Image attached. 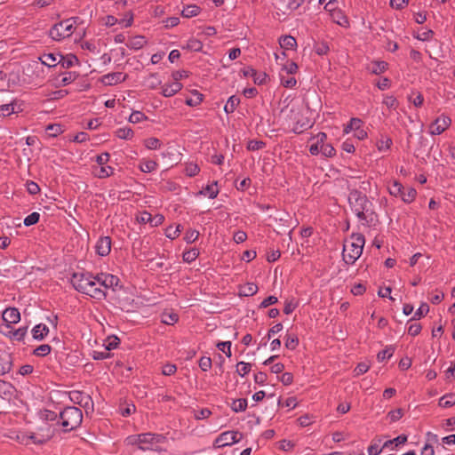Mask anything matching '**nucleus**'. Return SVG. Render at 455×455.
<instances>
[{"label":"nucleus","mask_w":455,"mask_h":455,"mask_svg":"<svg viewBox=\"0 0 455 455\" xmlns=\"http://www.w3.org/2000/svg\"><path fill=\"white\" fill-rule=\"evenodd\" d=\"M79 18L72 17L54 24L49 30V36L54 41H61L72 36Z\"/></svg>","instance_id":"20e7f679"},{"label":"nucleus","mask_w":455,"mask_h":455,"mask_svg":"<svg viewBox=\"0 0 455 455\" xmlns=\"http://www.w3.org/2000/svg\"><path fill=\"white\" fill-rule=\"evenodd\" d=\"M40 214L36 212H32L24 219V225L29 227L36 224L39 221Z\"/></svg>","instance_id":"de8ad7c7"},{"label":"nucleus","mask_w":455,"mask_h":455,"mask_svg":"<svg viewBox=\"0 0 455 455\" xmlns=\"http://www.w3.org/2000/svg\"><path fill=\"white\" fill-rule=\"evenodd\" d=\"M158 167V164L156 161L153 160H145L142 161L140 164V169L141 172L149 173L156 171Z\"/></svg>","instance_id":"cd10ccee"},{"label":"nucleus","mask_w":455,"mask_h":455,"mask_svg":"<svg viewBox=\"0 0 455 455\" xmlns=\"http://www.w3.org/2000/svg\"><path fill=\"white\" fill-rule=\"evenodd\" d=\"M365 240L361 234H353L351 241L345 243L342 257L347 264H354L362 255Z\"/></svg>","instance_id":"7ed1b4c3"},{"label":"nucleus","mask_w":455,"mask_h":455,"mask_svg":"<svg viewBox=\"0 0 455 455\" xmlns=\"http://www.w3.org/2000/svg\"><path fill=\"white\" fill-rule=\"evenodd\" d=\"M199 256V250L196 248H192L187 251L183 252L182 258L185 262L191 263L195 261Z\"/></svg>","instance_id":"72a5a7b5"},{"label":"nucleus","mask_w":455,"mask_h":455,"mask_svg":"<svg viewBox=\"0 0 455 455\" xmlns=\"http://www.w3.org/2000/svg\"><path fill=\"white\" fill-rule=\"evenodd\" d=\"M61 426L65 431H71L77 428L83 420L82 411L75 406H68L60 413Z\"/></svg>","instance_id":"39448f33"},{"label":"nucleus","mask_w":455,"mask_h":455,"mask_svg":"<svg viewBox=\"0 0 455 455\" xmlns=\"http://www.w3.org/2000/svg\"><path fill=\"white\" fill-rule=\"evenodd\" d=\"M383 104L390 109H395L398 106V101L394 96L390 95L384 98Z\"/></svg>","instance_id":"680f3d73"},{"label":"nucleus","mask_w":455,"mask_h":455,"mask_svg":"<svg viewBox=\"0 0 455 455\" xmlns=\"http://www.w3.org/2000/svg\"><path fill=\"white\" fill-rule=\"evenodd\" d=\"M52 347L48 344H43L37 347L33 354L36 356H45L50 354Z\"/></svg>","instance_id":"c03bdc74"},{"label":"nucleus","mask_w":455,"mask_h":455,"mask_svg":"<svg viewBox=\"0 0 455 455\" xmlns=\"http://www.w3.org/2000/svg\"><path fill=\"white\" fill-rule=\"evenodd\" d=\"M186 47L190 51L200 52L203 48V43L196 38H190Z\"/></svg>","instance_id":"a19ab883"},{"label":"nucleus","mask_w":455,"mask_h":455,"mask_svg":"<svg viewBox=\"0 0 455 455\" xmlns=\"http://www.w3.org/2000/svg\"><path fill=\"white\" fill-rule=\"evenodd\" d=\"M281 76V84L286 88H293L297 81L293 76L285 77L283 74Z\"/></svg>","instance_id":"6e6d98bb"},{"label":"nucleus","mask_w":455,"mask_h":455,"mask_svg":"<svg viewBox=\"0 0 455 455\" xmlns=\"http://www.w3.org/2000/svg\"><path fill=\"white\" fill-rule=\"evenodd\" d=\"M201 9L199 6L196 4H189L184 7L181 12V14L185 18H192L199 14Z\"/></svg>","instance_id":"a878e982"},{"label":"nucleus","mask_w":455,"mask_h":455,"mask_svg":"<svg viewBox=\"0 0 455 455\" xmlns=\"http://www.w3.org/2000/svg\"><path fill=\"white\" fill-rule=\"evenodd\" d=\"M3 320L9 324L17 323L20 320V311L15 307L6 308L2 315Z\"/></svg>","instance_id":"f8f14e48"},{"label":"nucleus","mask_w":455,"mask_h":455,"mask_svg":"<svg viewBox=\"0 0 455 455\" xmlns=\"http://www.w3.org/2000/svg\"><path fill=\"white\" fill-rule=\"evenodd\" d=\"M299 345V339L295 335L287 334L285 347L290 350H295Z\"/></svg>","instance_id":"79ce46f5"},{"label":"nucleus","mask_w":455,"mask_h":455,"mask_svg":"<svg viewBox=\"0 0 455 455\" xmlns=\"http://www.w3.org/2000/svg\"><path fill=\"white\" fill-rule=\"evenodd\" d=\"M125 443L128 445H137L140 449V443H141L140 434L129 435L126 437Z\"/></svg>","instance_id":"e2e57ef3"},{"label":"nucleus","mask_w":455,"mask_h":455,"mask_svg":"<svg viewBox=\"0 0 455 455\" xmlns=\"http://www.w3.org/2000/svg\"><path fill=\"white\" fill-rule=\"evenodd\" d=\"M281 48L284 50H292L296 47V39L291 36H283L279 39Z\"/></svg>","instance_id":"5701e85b"},{"label":"nucleus","mask_w":455,"mask_h":455,"mask_svg":"<svg viewBox=\"0 0 455 455\" xmlns=\"http://www.w3.org/2000/svg\"><path fill=\"white\" fill-rule=\"evenodd\" d=\"M242 438V434L239 432L228 431L222 433L217 439L216 444L218 447H223L231 445L233 443H238Z\"/></svg>","instance_id":"1a4fd4ad"},{"label":"nucleus","mask_w":455,"mask_h":455,"mask_svg":"<svg viewBox=\"0 0 455 455\" xmlns=\"http://www.w3.org/2000/svg\"><path fill=\"white\" fill-rule=\"evenodd\" d=\"M282 70L287 75H292L297 72L298 65L295 62H289L283 67Z\"/></svg>","instance_id":"774afa93"},{"label":"nucleus","mask_w":455,"mask_h":455,"mask_svg":"<svg viewBox=\"0 0 455 455\" xmlns=\"http://www.w3.org/2000/svg\"><path fill=\"white\" fill-rule=\"evenodd\" d=\"M199 367L202 371H207L212 367V359L208 356H202L199 360Z\"/></svg>","instance_id":"052dcab7"},{"label":"nucleus","mask_w":455,"mask_h":455,"mask_svg":"<svg viewBox=\"0 0 455 455\" xmlns=\"http://www.w3.org/2000/svg\"><path fill=\"white\" fill-rule=\"evenodd\" d=\"M114 173V169L111 166H100L97 167L94 175L100 179H104L111 176Z\"/></svg>","instance_id":"bb28decb"},{"label":"nucleus","mask_w":455,"mask_h":455,"mask_svg":"<svg viewBox=\"0 0 455 455\" xmlns=\"http://www.w3.org/2000/svg\"><path fill=\"white\" fill-rule=\"evenodd\" d=\"M395 352V348L390 346L387 347L385 349L379 351L377 355V359L379 362H383L386 359H389Z\"/></svg>","instance_id":"ea45409f"},{"label":"nucleus","mask_w":455,"mask_h":455,"mask_svg":"<svg viewBox=\"0 0 455 455\" xmlns=\"http://www.w3.org/2000/svg\"><path fill=\"white\" fill-rule=\"evenodd\" d=\"M78 62V59L73 54L60 55L58 60L59 65L63 68H69Z\"/></svg>","instance_id":"a211bd4d"},{"label":"nucleus","mask_w":455,"mask_h":455,"mask_svg":"<svg viewBox=\"0 0 455 455\" xmlns=\"http://www.w3.org/2000/svg\"><path fill=\"white\" fill-rule=\"evenodd\" d=\"M77 76V74L75 72H67L63 75V77L60 80V84L63 86L68 85L74 82Z\"/></svg>","instance_id":"8fccbe9b"},{"label":"nucleus","mask_w":455,"mask_h":455,"mask_svg":"<svg viewBox=\"0 0 455 455\" xmlns=\"http://www.w3.org/2000/svg\"><path fill=\"white\" fill-rule=\"evenodd\" d=\"M320 152L326 157H331L335 155L336 150L331 144L324 143Z\"/></svg>","instance_id":"bf43d9fd"},{"label":"nucleus","mask_w":455,"mask_h":455,"mask_svg":"<svg viewBox=\"0 0 455 455\" xmlns=\"http://www.w3.org/2000/svg\"><path fill=\"white\" fill-rule=\"evenodd\" d=\"M200 171L199 166L194 163H188L186 164L185 173L188 177H194L198 174Z\"/></svg>","instance_id":"a18cd8bd"},{"label":"nucleus","mask_w":455,"mask_h":455,"mask_svg":"<svg viewBox=\"0 0 455 455\" xmlns=\"http://www.w3.org/2000/svg\"><path fill=\"white\" fill-rule=\"evenodd\" d=\"M240 103V99L235 95L228 98L226 105L224 106V110L227 114L233 113L236 107Z\"/></svg>","instance_id":"393cba45"},{"label":"nucleus","mask_w":455,"mask_h":455,"mask_svg":"<svg viewBox=\"0 0 455 455\" xmlns=\"http://www.w3.org/2000/svg\"><path fill=\"white\" fill-rule=\"evenodd\" d=\"M247 408V400L243 398L235 399L231 403V409L235 412L244 411Z\"/></svg>","instance_id":"2f4dec72"},{"label":"nucleus","mask_w":455,"mask_h":455,"mask_svg":"<svg viewBox=\"0 0 455 455\" xmlns=\"http://www.w3.org/2000/svg\"><path fill=\"white\" fill-rule=\"evenodd\" d=\"M13 111L14 108L12 102L9 104H3L0 106V115L10 116L12 113H13Z\"/></svg>","instance_id":"338daca9"},{"label":"nucleus","mask_w":455,"mask_h":455,"mask_svg":"<svg viewBox=\"0 0 455 455\" xmlns=\"http://www.w3.org/2000/svg\"><path fill=\"white\" fill-rule=\"evenodd\" d=\"M27 332H28V327L25 326V327H20L19 329L14 330V331L11 330L4 335L6 337L10 338L11 339L21 341L25 338Z\"/></svg>","instance_id":"6ab92c4d"},{"label":"nucleus","mask_w":455,"mask_h":455,"mask_svg":"<svg viewBox=\"0 0 455 455\" xmlns=\"http://www.w3.org/2000/svg\"><path fill=\"white\" fill-rule=\"evenodd\" d=\"M390 195L399 196L403 203H412L417 196V191L412 187H404L398 181H394L388 188Z\"/></svg>","instance_id":"423d86ee"},{"label":"nucleus","mask_w":455,"mask_h":455,"mask_svg":"<svg viewBox=\"0 0 455 455\" xmlns=\"http://www.w3.org/2000/svg\"><path fill=\"white\" fill-rule=\"evenodd\" d=\"M26 188H27L28 192L30 195H36V194H38L40 192V188L37 185V183H36V182H34L32 180L27 181Z\"/></svg>","instance_id":"0e129e2a"},{"label":"nucleus","mask_w":455,"mask_h":455,"mask_svg":"<svg viewBox=\"0 0 455 455\" xmlns=\"http://www.w3.org/2000/svg\"><path fill=\"white\" fill-rule=\"evenodd\" d=\"M73 287L79 292L86 294L96 299L106 298V292L96 286L93 275L91 273H75L71 277Z\"/></svg>","instance_id":"f257e3e1"},{"label":"nucleus","mask_w":455,"mask_h":455,"mask_svg":"<svg viewBox=\"0 0 455 455\" xmlns=\"http://www.w3.org/2000/svg\"><path fill=\"white\" fill-rule=\"evenodd\" d=\"M140 438L141 443H140V450L143 451H156L160 444L165 441V437L163 435L150 432L140 434Z\"/></svg>","instance_id":"0eeeda50"},{"label":"nucleus","mask_w":455,"mask_h":455,"mask_svg":"<svg viewBox=\"0 0 455 455\" xmlns=\"http://www.w3.org/2000/svg\"><path fill=\"white\" fill-rule=\"evenodd\" d=\"M330 51L329 45L325 42L317 43L315 45V52L318 55H325Z\"/></svg>","instance_id":"603ef678"},{"label":"nucleus","mask_w":455,"mask_h":455,"mask_svg":"<svg viewBox=\"0 0 455 455\" xmlns=\"http://www.w3.org/2000/svg\"><path fill=\"white\" fill-rule=\"evenodd\" d=\"M116 136L122 140H131L133 137V131L130 127L119 128L116 132Z\"/></svg>","instance_id":"e433bc0d"},{"label":"nucleus","mask_w":455,"mask_h":455,"mask_svg":"<svg viewBox=\"0 0 455 455\" xmlns=\"http://www.w3.org/2000/svg\"><path fill=\"white\" fill-rule=\"evenodd\" d=\"M60 56V54L59 53H44L39 57V60L42 62V64L49 68H52L59 65L58 60Z\"/></svg>","instance_id":"dca6fc26"},{"label":"nucleus","mask_w":455,"mask_h":455,"mask_svg":"<svg viewBox=\"0 0 455 455\" xmlns=\"http://www.w3.org/2000/svg\"><path fill=\"white\" fill-rule=\"evenodd\" d=\"M451 124V119L445 115H441L435 119L429 125V133L431 135H439L446 131Z\"/></svg>","instance_id":"6e6552de"},{"label":"nucleus","mask_w":455,"mask_h":455,"mask_svg":"<svg viewBox=\"0 0 455 455\" xmlns=\"http://www.w3.org/2000/svg\"><path fill=\"white\" fill-rule=\"evenodd\" d=\"M145 119H147V116H145L144 113H142L140 111H134L130 116L129 122H131L132 124H138Z\"/></svg>","instance_id":"5fc2aeb1"},{"label":"nucleus","mask_w":455,"mask_h":455,"mask_svg":"<svg viewBox=\"0 0 455 455\" xmlns=\"http://www.w3.org/2000/svg\"><path fill=\"white\" fill-rule=\"evenodd\" d=\"M387 68V63L383 60L379 61H373L371 63V65L368 67V69L375 75H379L383 72H385Z\"/></svg>","instance_id":"b1692460"},{"label":"nucleus","mask_w":455,"mask_h":455,"mask_svg":"<svg viewBox=\"0 0 455 455\" xmlns=\"http://www.w3.org/2000/svg\"><path fill=\"white\" fill-rule=\"evenodd\" d=\"M182 89V84L180 82H172L170 84H164L162 87V94L164 97H172Z\"/></svg>","instance_id":"4468645a"},{"label":"nucleus","mask_w":455,"mask_h":455,"mask_svg":"<svg viewBox=\"0 0 455 455\" xmlns=\"http://www.w3.org/2000/svg\"><path fill=\"white\" fill-rule=\"evenodd\" d=\"M49 333V328L44 324L39 323L32 329V335L35 339L42 340Z\"/></svg>","instance_id":"f3484780"},{"label":"nucleus","mask_w":455,"mask_h":455,"mask_svg":"<svg viewBox=\"0 0 455 455\" xmlns=\"http://www.w3.org/2000/svg\"><path fill=\"white\" fill-rule=\"evenodd\" d=\"M46 131L49 132V135L55 137L62 132V128L60 124H49Z\"/></svg>","instance_id":"69168bd1"},{"label":"nucleus","mask_w":455,"mask_h":455,"mask_svg":"<svg viewBox=\"0 0 455 455\" xmlns=\"http://www.w3.org/2000/svg\"><path fill=\"white\" fill-rule=\"evenodd\" d=\"M193 97L186 100V104L191 107L198 106L204 100V96L198 91L195 90L192 92Z\"/></svg>","instance_id":"c756f323"},{"label":"nucleus","mask_w":455,"mask_h":455,"mask_svg":"<svg viewBox=\"0 0 455 455\" xmlns=\"http://www.w3.org/2000/svg\"><path fill=\"white\" fill-rule=\"evenodd\" d=\"M415 320L414 319H411L409 322H408V334L411 335V336H416L418 335L420 331H421V324L417 323V322H414Z\"/></svg>","instance_id":"58836bf2"},{"label":"nucleus","mask_w":455,"mask_h":455,"mask_svg":"<svg viewBox=\"0 0 455 455\" xmlns=\"http://www.w3.org/2000/svg\"><path fill=\"white\" fill-rule=\"evenodd\" d=\"M455 404V395L446 394L439 400V405L444 408L451 407Z\"/></svg>","instance_id":"473e14b6"},{"label":"nucleus","mask_w":455,"mask_h":455,"mask_svg":"<svg viewBox=\"0 0 455 455\" xmlns=\"http://www.w3.org/2000/svg\"><path fill=\"white\" fill-rule=\"evenodd\" d=\"M198 236H199V232L197 230L188 229V230H187V232L185 234L184 240L188 243H192L197 240Z\"/></svg>","instance_id":"09e8293b"},{"label":"nucleus","mask_w":455,"mask_h":455,"mask_svg":"<svg viewBox=\"0 0 455 455\" xmlns=\"http://www.w3.org/2000/svg\"><path fill=\"white\" fill-rule=\"evenodd\" d=\"M218 194L219 189L217 188V182L207 185L205 188L199 191V195L208 196L211 199L216 198Z\"/></svg>","instance_id":"4be33fe9"},{"label":"nucleus","mask_w":455,"mask_h":455,"mask_svg":"<svg viewBox=\"0 0 455 455\" xmlns=\"http://www.w3.org/2000/svg\"><path fill=\"white\" fill-rule=\"evenodd\" d=\"M119 278L114 275L107 274L106 276H104V288L108 289L112 288L113 290L118 286L119 284Z\"/></svg>","instance_id":"c85d7f7f"},{"label":"nucleus","mask_w":455,"mask_h":455,"mask_svg":"<svg viewBox=\"0 0 455 455\" xmlns=\"http://www.w3.org/2000/svg\"><path fill=\"white\" fill-rule=\"evenodd\" d=\"M146 43H147V41L144 36H136L131 37L128 40V42L126 43V45L130 49L140 50L145 45Z\"/></svg>","instance_id":"412c9836"},{"label":"nucleus","mask_w":455,"mask_h":455,"mask_svg":"<svg viewBox=\"0 0 455 455\" xmlns=\"http://www.w3.org/2000/svg\"><path fill=\"white\" fill-rule=\"evenodd\" d=\"M313 139H315V143L312 144L309 147V152L313 156H316L320 153L322 146L325 143V140L327 139V136L324 132H319L315 137Z\"/></svg>","instance_id":"ddd939ff"},{"label":"nucleus","mask_w":455,"mask_h":455,"mask_svg":"<svg viewBox=\"0 0 455 455\" xmlns=\"http://www.w3.org/2000/svg\"><path fill=\"white\" fill-rule=\"evenodd\" d=\"M146 83H147V85L148 88L156 89V87H158L161 84L162 81L159 78V76L157 74L154 73V74H150L147 77Z\"/></svg>","instance_id":"c9c22d12"},{"label":"nucleus","mask_w":455,"mask_h":455,"mask_svg":"<svg viewBox=\"0 0 455 455\" xmlns=\"http://www.w3.org/2000/svg\"><path fill=\"white\" fill-rule=\"evenodd\" d=\"M96 252L100 256H107L111 251V238L109 236H101L95 245Z\"/></svg>","instance_id":"9b49d317"},{"label":"nucleus","mask_w":455,"mask_h":455,"mask_svg":"<svg viewBox=\"0 0 455 455\" xmlns=\"http://www.w3.org/2000/svg\"><path fill=\"white\" fill-rule=\"evenodd\" d=\"M161 141L157 138H148L145 140V147L148 149H156L160 147Z\"/></svg>","instance_id":"13d9d810"},{"label":"nucleus","mask_w":455,"mask_h":455,"mask_svg":"<svg viewBox=\"0 0 455 455\" xmlns=\"http://www.w3.org/2000/svg\"><path fill=\"white\" fill-rule=\"evenodd\" d=\"M266 146V143L262 140H251L247 143V149L249 151H256L262 149Z\"/></svg>","instance_id":"49530a36"},{"label":"nucleus","mask_w":455,"mask_h":455,"mask_svg":"<svg viewBox=\"0 0 455 455\" xmlns=\"http://www.w3.org/2000/svg\"><path fill=\"white\" fill-rule=\"evenodd\" d=\"M180 226L178 225L176 228H173V227H169L166 231H165V235L173 240L175 239L176 237L179 236L180 233Z\"/></svg>","instance_id":"4d7b16f0"},{"label":"nucleus","mask_w":455,"mask_h":455,"mask_svg":"<svg viewBox=\"0 0 455 455\" xmlns=\"http://www.w3.org/2000/svg\"><path fill=\"white\" fill-rule=\"evenodd\" d=\"M179 320V315L176 313L164 312L161 315V322L164 324L172 325Z\"/></svg>","instance_id":"7c9ffc66"},{"label":"nucleus","mask_w":455,"mask_h":455,"mask_svg":"<svg viewBox=\"0 0 455 455\" xmlns=\"http://www.w3.org/2000/svg\"><path fill=\"white\" fill-rule=\"evenodd\" d=\"M258 291V286L253 283H248L240 290L243 296H252Z\"/></svg>","instance_id":"f704fd0d"},{"label":"nucleus","mask_w":455,"mask_h":455,"mask_svg":"<svg viewBox=\"0 0 455 455\" xmlns=\"http://www.w3.org/2000/svg\"><path fill=\"white\" fill-rule=\"evenodd\" d=\"M15 391V387L10 382L0 379V397L10 399Z\"/></svg>","instance_id":"2eb2a0df"},{"label":"nucleus","mask_w":455,"mask_h":455,"mask_svg":"<svg viewBox=\"0 0 455 455\" xmlns=\"http://www.w3.org/2000/svg\"><path fill=\"white\" fill-rule=\"evenodd\" d=\"M391 145L392 140L387 136H382L381 139L377 142V148L379 151H387L390 148Z\"/></svg>","instance_id":"4c0bfd02"},{"label":"nucleus","mask_w":455,"mask_h":455,"mask_svg":"<svg viewBox=\"0 0 455 455\" xmlns=\"http://www.w3.org/2000/svg\"><path fill=\"white\" fill-rule=\"evenodd\" d=\"M127 78V75L122 72H113L104 75L100 81L102 84L108 86L116 85L125 81Z\"/></svg>","instance_id":"9d476101"},{"label":"nucleus","mask_w":455,"mask_h":455,"mask_svg":"<svg viewBox=\"0 0 455 455\" xmlns=\"http://www.w3.org/2000/svg\"><path fill=\"white\" fill-rule=\"evenodd\" d=\"M12 365L10 355H0V376L8 373L12 369Z\"/></svg>","instance_id":"aec40b11"},{"label":"nucleus","mask_w":455,"mask_h":455,"mask_svg":"<svg viewBox=\"0 0 455 455\" xmlns=\"http://www.w3.org/2000/svg\"><path fill=\"white\" fill-rule=\"evenodd\" d=\"M349 189L348 204L352 212L362 222L369 223V214L371 212L372 204L369 201L366 195L355 188Z\"/></svg>","instance_id":"f03ea898"},{"label":"nucleus","mask_w":455,"mask_h":455,"mask_svg":"<svg viewBox=\"0 0 455 455\" xmlns=\"http://www.w3.org/2000/svg\"><path fill=\"white\" fill-rule=\"evenodd\" d=\"M217 347L224 352L228 357L232 355L231 354V342L230 341H221L217 344Z\"/></svg>","instance_id":"864d4df0"},{"label":"nucleus","mask_w":455,"mask_h":455,"mask_svg":"<svg viewBox=\"0 0 455 455\" xmlns=\"http://www.w3.org/2000/svg\"><path fill=\"white\" fill-rule=\"evenodd\" d=\"M251 369V365L249 363L239 362L236 364V371L241 377H244L247 373H249Z\"/></svg>","instance_id":"37998d69"},{"label":"nucleus","mask_w":455,"mask_h":455,"mask_svg":"<svg viewBox=\"0 0 455 455\" xmlns=\"http://www.w3.org/2000/svg\"><path fill=\"white\" fill-rule=\"evenodd\" d=\"M429 311V307L427 303H422L419 307L417 309V311L415 312L412 319L416 320V319H419L421 317H423L424 315H426Z\"/></svg>","instance_id":"3c124183"}]
</instances>
